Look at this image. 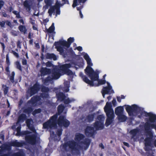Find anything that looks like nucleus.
<instances>
[{"label":"nucleus","mask_w":156,"mask_h":156,"mask_svg":"<svg viewBox=\"0 0 156 156\" xmlns=\"http://www.w3.org/2000/svg\"><path fill=\"white\" fill-rule=\"evenodd\" d=\"M84 70L85 73L88 76L91 80H90L87 76L84 75L82 72L80 73V76L85 83L90 86H93V81L98 80L99 77L98 73L95 72L93 68L89 66H87Z\"/></svg>","instance_id":"obj_1"},{"label":"nucleus","mask_w":156,"mask_h":156,"mask_svg":"<svg viewBox=\"0 0 156 156\" xmlns=\"http://www.w3.org/2000/svg\"><path fill=\"white\" fill-rule=\"evenodd\" d=\"M148 117L149 118L146 119V122L144 125L145 132L153 133L152 129H154L156 130V115L149 112Z\"/></svg>","instance_id":"obj_2"},{"label":"nucleus","mask_w":156,"mask_h":156,"mask_svg":"<svg viewBox=\"0 0 156 156\" xmlns=\"http://www.w3.org/2000/svg\"><path fill=\"white\" fill-rule=\"evenodd\" d=\"M104 109L107 117L105 123V126L107 127L112 123L114 117V112L111 103L107 102Z\"/></svg>","instance_id":"obj_3"},{"label":"nucleus","mask_w":156,"mask_h":156,"mask_svg":"<svg viewBox=\"0 0 156 156\" xmlns=\"http://www.w3.org/2000/svg\"><path fill=\"white\" fill-rule=\"evenodd\" d=\"M78 145V144L76 141L72 140L65 142L61 144L60 146V149L62 152H67L68 151L67 147H69V148L72 151L77 152L79 151V150L77 148Z\"/></svg>","instance_id":"obj_4"},{"label":"nucleus","mask_w":156,"mask_h":156,"mask_svg":"<svg viewBox=\"0 0 156 156\" xmlns=\"http://www.w3.org/2000/svg\"><path fill=\"white\" fill-rule=\"evenodd\" d=\"M58 118V115L55 114L51 117L48 120L44 122L43 125V128L44 129H51L56 127V119Z\"/></svg>","instance_id":"obj_5"},{"label":"nucleus","mask_w":156,"mask_h":156,"mask_svg":"<svg viewBox=\"0 0 156 156\" xmlns=\"http://www.w3.org/2000/svg\"><path fill=\"white\" fill-rule=\"evenodd\" d=\"M97 119L98 120L93 123L94 128L97 130L103 129L104 127L105 116L103 115H99L97 117Z\"/></svg>","instance_id":"obj_6"},{"label":"nucleus","mask_w":156,"mask_h":156,"mask_svg":"<svg viewBox=\"0 0 156 156\" xmlns=\"http://www.w3.org/2000/svg\"><path fill=\"white\" fill-rule=\"evenodd\" d=\"M146 137L144 139V144L145 146V150L148 151L150 150L149 147H151L152 142L153 140L154 134L153 133L150 132L149 133H145Z\"/></svg>","instance_id":"obj_7"},{"label":"nucleus","mask_w":156,"mask_h":156,"mask_svg":"<svg viewBox=\"0 0 156 156\" xmlns=\"http://www.w3.org/2000/svg\"><path fill=\"white\" fill-rule=\"evenodd\" d=\"M87 0H73V3L72 7L75 8L78 5H80L79 7H76L77 10L79 11L80 16L81 18L83 17V15L82 13L81 9L83 8L84 4Z\"/></svg>","instance_id":"obj_8"},{"label":"nucleus","mask_w":156,"mask_h":156,"mask_svg":"<svg viewBox=\"0 0 156 156\" xmlns=\"http://www.w3.org/2000/svg\"><path fill=\"white\" fill-rule=\"evenodd\" d=\"M129 116L133 115V113H136L141 110V108L136 105H133L130 106L127 105L125 108Z\"/></svg>","instance_id":"obj_9"},{"label":"nucleus","mask_w":156,"mask_h":156,"mask_svg":"<svg viewBox=\"0 0 156 156\" xmlns=\"http://www.w3.org/2000/svg\"><path fill=\"white\" fill-rule=\"evenodd\" d=\"M56 127L57 124L59 126H64L65 127H67L70 125V122L66 118L64 115L60 116L58 119L56 120Z\"/></svg>","instance_id":"obj_10"},{"label":"nucleus","mask_w":156,"mask_h":156,"mask_svg":"<svg viewBox=\"0 0 156 156\" xmlns=\"http://www.w3.org/2000/svg\"><path fill=\"white\" fill-rule=\"evenodd\" d=\"M37 138L36 134H32L25 136V140L28 143L32 145H34L38 143Z\"/></svg>","instance_id":"obj_11"},{"label":"nucleus","mask_w":156,"mask_h":156,"mask_svg":"<svg viewBox=\"0 0 156 156\" xmlns=\"http://www.w3.org/2000/svg\"><path fill=\"white\" fill-rule=\"evenodd\" d=\"M40 89L42 92L40 96H34L32 98H50L49 93L50 89L48 87L41 85Z\"/></svg>","instance_id":"obj_12"},{"label":"nucleus","mask_w":156,"mask_h":156,"mask_svg":"<svg viewBox=\"0 0 156 156\" xmlns=\"http://www.w3.org/2000/svg\"><path fill=\"white\" fill-rule=\"evenodd\" d=\"M12 146L9 144H5L3 145L1 147V149H0V156H10L11 153L8 152L6 154H4V152L6 151H10L11 149Z\"/></svg>","instance_id":"obj_13"},{"label":"nucleus","mask_w":156,"mask_h":156,"mask_svg":"<svg viewBox=\"0 0 156 156\" xmlns=\"http://www.w3.org/2000/svg\"><path fill=\"white\" fill-rule=\"evenodd\" d=\"M51 77L53 80L58 79L61 76L60 69L57 68H55L51 69Z\"/></svg>","instance_id":"obj_14"},{"label":"nucleus","mask_w":156,"mask_h":156,"mask_svg":"<svg viewBox=\"0 0 156 156\" xmlns=\"http://www.w3.org/2000/svg\"><path fill=\"white\" fill-rule=\"evenodd\" d=\"M85 135L89 137L94 136L95 133L94 128L90 126H87L85 129Z\"/></svg>","instance_id":"obj_15"},{"label":"nucleus","mask_w":156,"mask_h":156,"mask_svg":"<svg viewBox=\"0 0 156 156\" xmlns=\"http://www.w3.org/2000/svg\"><path fill=\"white\" fill-rule=\"evenodd\" d=\"M40 72L41 76H44L51 73V69L46 67H42L40 70Z\"/></svg>","instance_id":"obj_16"},{"label":"nucleus","mask_w":156,"mask_h":156,"mask_svg":"<svg viewBox=\"0 0 156 156\" xmlns=\"http://www.w3.org/2000/svg\"><path fill=\"white\" fill-rule=\"evenodd\" d=\"M101 92L103 98L106 94H111L114 93L112 88H108L107 87H104L102 90Z\"/></svg>","instance_id":"obj_17"},{"label":"nucleus","mask_w":156,"mask_h":156,"mask_svg":"<svg viewBox=\"0 0 156 156\" xmlns=\"http://www.w3.org/2000/svg\"><path fill=\"white\" fill-rule=\"evenodd\" d=\"M71 65L70 63H66L61 65L60 67V73H62L63 74H64L67 70L71 68Z\"/></svg>","instance_id":"obj_18"},{"label":"nucleus","mask_w":156,"mask_h":156,"mask_svg":"<svg viewBox=\"0 0 156 156\" xmlns=\"http://www.w3.org/2000/svg\"><path fill=\"white\" fill-rule=\"evenodd\" d=\"M25 144V143L24 141H21L19 142L16 140L12 141L10 143V145L12 146L18 147H22Z\"/></svg>","instance_id":"obj_19"},{"label":"nucleus","mask_w":156,"mask_h":156,"mask_svg":"<svg viewBox=\"0 0 156 156\" xmlns=\"http://www.w3.org/2000/svg\"><path fill=\"white\" fill-rule=\"evenodd\" d=\"M95 113H94L91 114H89L86 116L85 119L84 121L86 122H90L94 120Z\"/></svg>","instance_id":"obj_20"},{"label":"nucleus","mask_w":156,"mask_h":156,"mask_svg":"<svg viewBox=\"0 0 156 156\" xmlns=\"http://www.w3.org/2000/svg\"><path fill=\"white\" fill-rule=\"evenodd\" d=\"M74 41V39L73 37H70L67 40V42L66 41L63 40V44H64V46L67 48H69L71 44Z\"/></svg>","instance_id":"obj_21"},{"label":"nucleus","mask_w":156,"mask_h":156,"mask_svg":"<svg viewBox=\"0 0 156 156\" xmlns=\"http://www.w3.org/2000/svg\"><path fill=\"white\" fill-rule=\"evenodd\" d=\"M91 142V140L88 138H85L83 141H81L80 144L81 145H85L84 146L85 149H87L89 147Z\"/></svg>","instance_id":"obj_22"},{"label":"nucleus","mask_w":156,"mask_h":156,"mask_svg":"<svg viewBox=\"0 0 156 156\" xmlns=\"http://www.w3.org/2000/svg\"><path fill=\"white\" fill-rule=\"evenodd\" d=\"M83 58L87 61V66L91 67L93 66V64L91 62V59L87 53L85 54L83 56Z\"/></svg>","instance_id":"obj_23"},{"label":"nucleus","mask_w":156,"mask_h":156,"mask_svg":"<svg viewBox=\"0 0 156 156\" xmlns=\"http://www.w3.org/2000/svg\"><path fill=\"white\" fill-rule=\"evenodd\" d=\"M53 80L50 76H48L44 79H43L42 82L43 84L46 86L48 85L49 83L52 81Z\"/></svg>","instance_id":"obj_24"},{"label":"nucleus","mask_w":156,"mask_h":156,"mask_svg":"<svg viewBox=\"0 0 156 156\" xmlns=\"http://www.w3.org/2000/svg\"><path fill=\"white\" fill-rule=\"evenodd\" d=\"M41 98H31V99L28 101V103L31 104L33 106H36L38 101L41 100Z\"/></svg>","instance_id":"obj_25"},{"label":"nucleus","mask_w":156,"mask_h":156,"mask_svg":"<svg viewBox=\"0 0 156 156\" xmlns=\"http://www.w3.org/2000/svg\"><path fill=\"white\" fill-rule=\"evenodd\" d=\"M124 108L122 106H119L115 108V112L117 115H119L123 113Z\"/></svg>","instance_id":"obj_26"},{"label":"nucleus","mask_w":156,"mask_h":156,"mask_svg":"<svg viewBox=\"0 0 156 156\" xmlns=\"http://www.w3.org/2000/svg\"><path fill=\"white\" fill-rule=\"evenodd\" d=\"M27 119V116L25 114L22 113L18 117L17 122H23Z\"/></svg>","instance_id":"obj_27"},{"label":"nucleus","mask_w":156,"mask_h":156,"mask_svg":"<svg viewBox=\"0 0 156 156\" xmlns=\"http://www.w3.org/2000/svg\"><path fill=\"white\" fill-rule=\"evenodd\" d=\"M97 80L98 81V83H94V81H93V86H90V87H97L98 86L100 85H103L105 84L106 83V81L105 80L101 79L99 80V78L98 80H96V81Z\"/></svg>","instance_id":"obj_28"},{"label":"nucleus","mask_w":156,"mask_h":156,"mask_svg":"<svg viewBox=\"0 0 156 156\" xmlns=\"http://www.w3.org/2000/svg\"><path fill=\"white\" fill-rule=\"evenodd\" d=\"M56 48L57 51L59 52L60 54L63 55L64 57H65L67 55L66 52L64 50L63 47L60 46H58Z\"/></svg>","instance_id":"obj_29"},{"label":"nucleus","mask_w":156,"mask_h":156,"mask_svg":"<svg viewBox=\"0 0 156 156\" xmlns=\"http://www.w3.org/2000/svg\"><path fill=\"white\" fill-rule=\"evenodd\" d=\"M46 58L50 59H53L55 61L57 60L56 56L53 53H47L46 55Z\"/></svg>","instance_id":"obj_30"},{"label":"nucleus","mask_w":156,"mask_h":156,"mask_svg":"<svg viewBox=\"0 0 156 156\" xmlns=\"http://www.w3.org/2000/svg\"><path fill=\"white\" fill-rule=\"evenodd\" d=\"M117 118L119 121L121 122L126 121L127 119V117L123 114L118 115Z\"/></svg>","instance_id":"obj_31"},{"label":"nucleus","mask_w":156,"mask_h":156,"mask_svg":"<svg viewBox=\"0 0 156 156\" xmlns=\"http://www.w3.org/2000/svg\"><path fill=\"white\" fill-rule=\"evenodd\" d=\"M85 137V136L81 133H79L75 135V140L76 141H80L83 139Z\"/></svg>","instance_id":"obj_32"},{"label":"nucleus","mask_w":156,"mask_h":156,"mask_svg":"<svg viewBox=\"0 0 156 156\" xmlns=\"http://www.w3.org/2000/svg\"><path fill=\"white\" fill-rule=\"evenodd\" d=\"M18 28L21 33H23L24 34L27 33V29L25 26L20 25L18 27Z\"/></svg>","instance_id":"obj_33"},{"label":"nucleus","mask_w":156,"mask_h":156,"mask_svg":"<svg viewBox=\"0 0 156 156\" xmlns=\"http://www.w3.org/2000/svg\"><path fill=\"white\" fill-rule=\"evenodd\" d=\"M44 3L45 4V5L44 6L45 9H48V8L50 7L53 3V1L52 0H44Z\"/></svg>","instance_id":"obj_34"},{"label":"nucleus","mask_w":156,"mask_h":156,"mask_svg":"<svg viewBox=\"0 0 156 156\" xmlns=\"http://www.w3.org/2000/svg\"><path fill=\"white\" fill-rule=\"evenodd\" d=\"M33 108L31 107H29L25 108L23 110V112L27 114H30L33 111Z\"/></svg>","instance_id":"obj_35"},{"label":"nucleus","mask_w":156,"mask_h":156,"mask_svg":"<svg viewBox=\"0 0 156 156\" xmlns=\"http://www.w3.org/2000/svg\"><path fill=\"white\" fill-rule=\"evenodd\" d=\"M37 92H38L32 87H31L28 90V94H29L30 97L32 96Z\"/></svg>","instance_id":"obj_36"},{"label":"nucleus","mask_w":156,"mask_h":156,"mask_svg":"<svg viewBox=\"0 0 156 156\" xmlns=\"http://www.w3.org/2000/svg\"><path fill=\"white\" fill-rule=\"evenodd\" d=\"M65 107L64 106L60 104L59 105L57 108L58 112L59 114L62 113L65 109Z\"/></svg>","instance_id":"obj_37"},{"label":"nucleus","mask_w":156,"mask_h":156,"mask_svg":"<svg viewBox=\"0 0 156 156\" xmlns=\"http://www.w3.org/2000/svg\"><path fill=\"white\" fill-rule=\"evenodd\" d=\"M31 132L28 130L22 131L20 133L19 135L18 136H27V135H29V134L31 133Z\"/></svg>","instance_id":"obj_38"},{"label":"nucleus","mask_w":156,"mask_h":156,"mask_svg":"<svg viewBox=\"0 0 156 156\" xmlns=\"http://www.w3.org/2000/svg\"><path fill=\"white\" fill-rule=\"evenodd\" d=\"M40 86L41 85L39 83H36L34 84L33 86L32 87L38 92L40 89Z\"/></svg>","instance_id":"obj_39"},{"label":"nucleus","mask_w":156,"mask_h":156,"mask_svg":"<svg viewBox=\"0 0 156 156\" xmlns=\"http://www.w3.org/2000/svg\"><path fill=\"white\" fill-rule=\"evenodd\" d=\"M55 29L54 24V23H52L51 26L47 30V31L49 33H51L54 31Z\"/></svg>","instance_id":"obj_40"},{"label":"nucleus","mask_w":156,"mask_h":156,"mask_svg":"<svg viewBox=\"0 0 156 156\" xmlns=\"http://www.w3.org/2000/svg\"><path fill=\"white\" fill-rule=\"evenodd\" d=\"M56 98H66L65 94L61 92L58 93H56Z\"/></svg>","instance_id":"obj_41"},{"label":"nucleus","mask_w":156,"mask_h":156,"mask_svg":"<svg viewBox=\"0 0 156 156\" xmlns=\"http://www.w3.org/2000/svg\"><path fill=\"white\" fill-rule=\"evenodd\" d=\"M138 132V129H132L130 131V133L133 137L135 136Z\"/></svg>","instance_id":"obj_42"},{"label":"nucleus","mask_w":156,"mask_h":156,"mask_svg":"<svg viewBox=\"0 0 156 156\" xmlns=\"http://www.w3.org/2000/svg\"><path fill=\"white\" fill-rule=\"evenodd\" d=\"M58 100H62L64 101V103L65 104H68L70 103L71 101L69 100V98H57Z\"/></svg>","instance_id":"obj_43"},{"label":"nucleus","mask_w":156,"mask_h":156,"mask_svg":"<svg viewBox=\"0 0 156 156\" xmlns=\"http://www.w3.org/2000/svg\"><path fill=\"white\" fill-rule=\"evenodd\" d=\"M15 75V73L14 71L12 72L11 74L9 75V79L11 82L13 83L14 82V76Z\"/></svg>","instance_id":"obj_44"},{"label":"nucleus","mask_w":156,"mask_h":156,"mask_svg":"<svg viewBox=\"0 0 156 156\" xmlns=\"http://www.w3.org/2000/svg\"><path fill=\"white\" fill-rule=\"evenodd\" d=\"M63 40L60 41H59L55 42L54 43V45L55 46L56 48L58 47L59 45H61L64 46V44H63Z\"/></svg>","instance_id":"obj_45"},{"label":"nucleus","mask_w":156,"mask_h":156,"mask_svg":"<svg viewBox=\"0 0 156 156\" xmlns=\"http://www.w3.org/2000/svg\"><path fill=\"white\" fill-rule=\"evenodd\" d=\"M48 104L49 106L51 108H52L55 109L56 108L57 105V104L56 103H53L50 101L48 102Z\"/></svg>","instance_id":"obj_46"},{"label":"nucleus","mask_w":156,"mask_h":156,"mask_svg":"<svg viewBox=\"0 0 156 156\" xmlns=\"http://www.w3.org/2000/svg\"><path fill=\"white\" fill-rule=\"evenodd\" d=\"M149 114V112H146L145 111H142L140 112V115H138V117L140 118L141 116H144L145 117H147Z\"/></svg>","instance_id":"obj_47"},{"label":"nucleus","mask_w":156,"mask_h":156,"mask_svg":"<svg viewBox=\"0 0 156 156\" xmlns=\"http://www.w3.org/2000/svg\"><path fill=\"white\" fill-rule=\"evenodd\" d=\"M63 4H61L58 1V0H56V3L55 5L53 6L55 8H60L61 6H62Z\"/></svg>","instance_id":"obj_48"},{"label":"nucleus","mask_w":156,"mask_h":156,"mask_svg":"<svg viewBox=\"0 0 156 156\" xmlns=\"http://www.w3.org/2000/svg\"><path fill=\"white\" fill-rule=\"evenodd\" d=\"M2 88H3V91L5 95H6L7 94L8 92L9 87H7L6 85H3Z\"/></svg>","instance_id":"obj_49"},{"label":"nucleus","mask_w":156,"mask_h":156,"mask_svg":"<svg viewBox=\"0 0 156 156\" xmlns=\"http://www.w3.org/2000/svg\"><path fill=\"white\" fill-rule=\"evenodd\" d=\"M55 11V8L54 7H51L50 8L48 9V12L49 13V15L50 16H51L52 15V14L53 12H54Z\"/></svg>","instance_id":"obj_50"},{"label":"nucleus","mask_w":156,"mask_h":156,"mask_svg":"<svg viewBox=\"0 0 156 156\" xmlns=\"http://www.w3.org/2000/svg\"><path fill=\"white\" fill-rule=\"evenodd\" d=\"M15 64L16 65V68L19 69L20 71H22V67L20 62L19 61H16L15 62Z\"/></svg>","instance_id":"obj_51"},{"label":"nucleus","mask_w":156,"mask_h":156,"mask_svg":"<svg viewBox=\"0 0 156 156\" xmlns=\"http://www.w3.org/2000/svg\"><path fill=\"white\" fill-rule=\"evenodd\" d=\"M23 5L25 7L28 8L29 9H30V6L27 0H26L24 2Z\"/></svg>","instance_id":"obj_52"},{"label":"nucleus","mask_w":156,"mask_h":156,"mask_svg":"<svg viewBox=\"0 0 156 156\" xmlns=\"http://www.w3.org/2000/svg\"><path fill=\"white\" fill-rule=\"evenodd\" d=\"M41 108L35 109L34 111H33L32 114L33 115H35L37 114L40 113L41 112Z\"/></svg>","instance_id":"obj_53"},{"label":"nucleus","mask_w":156,"mask_h":156,"mask_svg":"<svg viewBox=\"0 0 156 156\" xmlns=\"http://www.w3.org/2000/svg\"><path fill=\"white\" fill-rule=\"evenodd\" d=\"M13 13L16 15V17L17 18H21V16L20 12H18L17 11H13L12 12Z\"/></svg>","instance_id":"obj_54"},{"label":"nucleus","mask_w":156,"mask_h":156,"mask_svg":"<svg viewBox=\"0 0 156 156\" xmlns=\"http://www.w3.org/2000/svg\"><path fill=\"white\" fill-rule=\"evenodd\" d=\"M64 74L68 76H73L74 75L72 71L69 69L67 70Z\"/></svg>","instance_id":"obj_55"},{"label":"nucleus","mask_w":156,"mask_h":156,"mask_svg":"<svg viewBox=\"0 0 156 156\" xmlns=\"http://www.w3.org/2000/svg\"><path fill=\"white\" fill-rule=\"evenodd\" d=\"M32 120V119H26V123L27 126L29 128L30 126L31 125V122Z\"/></svg>","instance_id":"obj_56"},{"label":"nucleus","mask_w":156,"mask_h":156,"mask_svg":"<svg viewBox=\"0 0 156 156\" xmlns=\"http://www.w3.org/2000/svg\"><path fill=\"white\" fill-rule=\"evenodd\" d=\"M22 153L20 152H17L14 153L12 154L10 156H22Z\"/></svg>","instance_id":"obj_57"},{"label":"nucleus","mask_w":156,"mask_h":156,"mask_svg":"<svg viewBox=\"0 0 156 156\" xmlns=\"http://www.w3.org/2000/svg\"><path fill=\"white\" fill-rule=\"evenodd\" d=\"M21 126H19L16 128V131L17 132V133L16 134V135L17 136H19V135L21 132Z\"/></svg>","instance_id":"obj_58"},{"label":"nucleus","mask_w":156,"mask_h":156,"mask_svg":"<svg viewBox=\"0 0 156 156\" xmlns=\"http://www.w3.org/2000/svg\"><path fill=\"white\" fill-rule=\"evenodd\" d=\"M6 63L8 66H9L10 64V61L9 57V55L7 54L6 55Z\"/></svg>","instance_id":"obj_59"},{"label":"nucleus","mask_w":156,"mask_h":156,"mask_svg":"<svg viewBox=\"0 0 156 156\" xmlns=\"http://www.w3.org/2000/svg\"><path fill=\"white\" fill-rule=\"evenodd\" d=\"M10 52L12 53L14 56H15L17 58H18L19 57V55L18 53L16 52L13 50H12Z\"/></svg>","instance_id":"obj_60"},{"label":"nucleus","mask_w":156,"mask_h":156,"mask_svg":"<svg viewBox=\"0 0 156 156\" xmlns=\"http://www.w3.org/2000/svg\"><path fill=\"white\" fill-rule=\"evenodd\" d=\"M62 129H58L56 132V133L59 137L62 134Z\"/></svg>","instance_id":"obj_61"},{"label":"nucleus","mask_w":156,"mask_h":156,"mask_svg":"<svg viewBox=\"0 0 156 156\" xmlns=\"http://www.w3.org/2000/svg\"><path fill=\"white\" fill-rule=\"evenodd\" d=\"M53 64L51 62L48 61L46 63V65L47 67H51L52 66Z\"/></svg>","instance_id":"obj_62"},{"label":"nucleus","mask_w":156,"mask_h":156,"mask_svg":"<svg viewBox=\"0 0 156 156\" xmlns=\"http://www.w3.org/2000/svg\"><path fill=\"white\" fill-rule=\"evenodd\" d=\"M4 2L2 0H0V10L3 6L4 4Z\"/></svg>","instance_id":"obj_63"},{"label":"nucleus","mask_w":156,"mask_h":156,"mask_svg":"<svg viewBox=\"0 0 156 156\" xmlns=\"http://www.w3.org/2000/svg\"><path fill=\"white\" fill-rule=\"evenodd\" d=\"M56 10V15H59L60 13V8H55Z\"/></svg>","instance_id":"obj_64"}]
</instances>
